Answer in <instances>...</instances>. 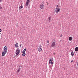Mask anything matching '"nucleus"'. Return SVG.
<instances>
[{
  "mask_svg": "<svg viewBox=\"0 0 78 78\" xmlns=\"http://www.w3.org/2000/svg\"><path fill=\"white\" fill-rule=\"evenodd\" d=\"M60 12V9L58 7L56 9H55V12L56 13H58V12Z\"/></svg>",
  "mask_w": 78,
  "mask_h": 78,
  "instance_id": "obj_1",
  "label": "nucleus"
},
{
  "mask_svg": "<svg viewBox=\"0 0 78 78\" xmlns=\"http://www.w3.org/2000/svg\"><path fill=\"white\" fill-rule=\"evenodd\" d=\"M56 45V43L55 42H53L51 44V47H54Z\"/></svg>",
  "mask_w": 78,
  "mask_h": 78,
  "instance_id": "obj_2",
  "label": "nucleus"
},
{
  "mask_svg": "<svg viewBox=\"0 0 78 78\" xmlns=\"http://www.w3.org/2000/svg\"><path fill=\"white\" fill-rule=\"evenodd\" d=\"M52 61H53V58H52L51 59H50L49 61V64H51V65L53 64V62H52Z\"/></svg>",
  "mask_w": 78,
  "mask_h": 78,
  "instance_id": "obj_3",
  "label": "nucleus"
},
{
  "mask_svg": "<svg viewBox=\"0 0 78 78\" xmlns=\"http://www.w3.org/2000/svg\"><path fill=\"white\" fill-rule=\"evenodd\" d=\"M16 54L18 55L20 53V50L19 49H17L16 51Z\"/></svg>",
  "mask_w": 78,
  "mask_h": 78,
  "instance_id": "obj_4",
  "label": "nucleus"
},
{
  "mask_svg": "<svg viewBox=\"0 0 78 78\" xmlns=\"http://www.w3.org/2000/svg\"><path fill=\"white\" fill-rule=\"evenodd\" d=\"M8 49V48L6 46H5L4 48V51L5 52H7V49Z\"/></svg>",
  "mask_w": 78,
  "mask_h": 78,
  "instance_id": "obj_5",
  "label": "nucleus"
},
{
  "mask_svg": "<svg viewBox=\"0 0 78 78\" xmlns=\"http://www.w3.org/2000/svg\"><path fill=\"white\" fill-rule=\"evenodd\" d=\"M29 4H30V0H27L26 4V5L27 6H28V5H29Z\"/></svg>",
  "mask_w": 78,
  "mask_h": 78,
  "instance_id": "obj_6",
  "label": "nucleus"
},
{
  "mask_svg": "<svg viewBox=\"0 0 78 78\" xmlns=\"http://www.w3.org/2000/svg\"><path fill=\"white\" fill-rule=\"evenodd\" d=\"M20 67H21L22 69V66H19V69H17V73H19V72H20Z\"/></svg>",
  "mask_w": 78,
  "mask_h": 78,
  "instance_id": "obj_7",
  "label": "nucleus"
},
{
  "mask_svg": "<svg viewBox=\"0 0 78 78\" xmlns=\"http://www.w3.org/2000/svg\"><path fill=\"white\" fill-rule=\"evenodd\" d=\"M40 8L41 9H44V5L43 4H41L40 5Z\"/></svg>",
  "mask_w": 78,
  "mask_h": 78,
  "instance_id": "obj_8",
  "label": "nucleus"
},
{
  "mask_svg": "<svg viewBox=\"0 0 78 78\" xmlns=\"http://www.w3.org/2000/svg\"><path fill=\"white\" fill-rule=\"evenodd\" d=\"M7 52H5V51H3V52L2 53V56H5V54H6Z\"/></svg>",
  "mask_w": 78,
  "mask_h": 78,
  "instance_id": "obj_9",
  "label": "nucleus"
},
{
  "mask_svg": "<svg viewBox=\"0 0 78 78\" xmlns=\"http://www.w3.org/2000/svg\"><path fill=\"white\" fill-rule=\"evenodd\" d=\"M18 43H16L15 45V47L16 48H17V47H18Z\"/></svg>",
  "mask_w": 78,
  "mask_h": 78,
  "instance_id": "obj_10",
  "label": "nucleus"
},
{
  "mask_svg": "<svg viewBox=\"0 0 78 78\" xmlns=\"http://www.w3.org/2000/svg\"><path fill=\"white\" fill-rule=\"evenodd\" d=\"M38 51L39 52H41V51H42V48H38Z\"/></svg>",
  "mask_w": 78,
  "mask_h": 78,
  "instance_id": "obj_11",
  "label": "nucleus"
},
{
  "mask_svg": "<svg viewBox=\"0 0 78 78\" xmlns=\"http://www.w3.org/2000/svg\"><path fill=\"white\" fill-rule=\"evenodd\" d=\"M75 51H78V47H76L75 48Z\"/></svg>",
  "mask_w": 78,
  "mask_h": 78,
  "instance_id": "obj_12",
  "label": "nucleus"
},
{
  "mask_svg": "<svg viewBox=\"0 0 78 78\" xmlns=\"http://www.w3.org/2000/svg\"><path fill=\"white\" fill-rule=\"evenodd\" d=\"M69 41H72V37H69Z\"/></svg>",
  "mask_w": 78,
  "mask_h": 78,
  "instance_id": "obj_13",
  "label": "nucleus"
},
{
  "mask_svg": "<svg viewBox=\"0 0 78 78\" xmlns=\"http://www.w3.org/2000/svg\"><path fill=\"white\" fill-rule=\"evenodd\" d=\"M23 6L21 5V6H20V7H19V9H20H20H22V8H23Z\"/></svg>",
  "mask_w": 78,
  "mask_h": 78,
  "instance_id": "obj_14",
  "label": "nucleus"
},
{
  "mask_svg": "<svg viewBox=\"0 0 78 78\" xmlns=\"http://www.w3.org/2000/svg\"><path fill=\"white\" fill-rule=\"evenodd\" d=\"M71 56H73V55H74V53H73V52H72L71 53Z\"/></svg>",
  "mask_w": 78,
  "mask_h": 78,
  "instance_id": "obj_15",
  "label": "nucleus"
},
{
  "mask_svg": "<svg viewBox=\"0 0 78 78\" xmlns=\"http://www.w3.org/2000/svg\"><path fill=\"white\" fill-rule=\"evenodd\" d=\"M26 55V54H25V53H23L22 54V55L23 56H25Z\"/></svg>",
  "mask_w": 78,
  "mask_h": 78,
  "instance_id": "obj_16",
  "label": "nucleus"
},
{
  "mask_svg": "<svg viewBox=\"0 0 78 78\" xmlns=\"http://www.w3.org/2000/svg\"><path fill=\"white\" fill-rule=\"evenodd\" d=\"M48 19H49V21H50V20H51V17H49Z\"/></svg>",
  "mask_w": 78,
  "mask_h": 78,
  "instance_id": "obj_17",
  "label": "nucleus"
},
{
  "mask_svg": "<svg viewBox=\"0 0 78 78\" xmlns=\"http://www.w3.org/2000/svg\"><path fill=\"white\" fill-rule=\"evenodd\" d=\"M22 53H25V51L23 50L22 51Z\"/></svg>",
  "mask_w": 78,
  "mask_h": 78,
  "instance_id": "obj_18",
  "label": "nucleus"
},
{
  "mask_svg": "<svg viewBox=\"0 0 78 78\" xmlns=\"http://www.w3.org/2000/svg\"><path fill=\"white\" fill-rule=\"evenodd\" d=\"M60 37H62V34H61L60 35Z\"/></svg>",
  "mask_w": 78,
  "mask_h": 78,
  "instance_id": "obj_19",
  "label": "nucleus"
},
{
  "mask_svg": "<svg viewBox=\"0 0 78 78\" xmlns=\"http://www.w3.org/2000/svg\"><path fill=\"white\" fill-rule=\"evenodd\" d=\"M26 50H27V49H26V48H25V49H24L23 51H25Z\"/></svg>",
  "mask_w": 78,
  "mask_h": 78,
  "instance_id": "obj_20",
  "label": "nucleus"
},
{
  "mask_svg": "<svg viewBox=\"0 0 78 78\" xmlns=\"http://www.w3.org/2000/svg\"><path fill=\"white\" fill-rule=\"evenodd\" d=\"M41 47H42V46L41 45H40L39 47V48H41Z\"/></svg>",
  "mask_w": 78,
  "mask_h": 78,
  "instance_id": "obj_21",
  "label": "nucleus"
},
{
  "mask_svg": "<svg viewBox=\"0 0 78 78\" xmlns=\"http://www.w3.org/2000/svg\"><path fill=\"white\" fill-rule=\"evenodd\" d=\"M2 9V6H0V9Z\"/></svg>",
  "mask_w": 78,
  "mask_h": 78,
  "instance_id": "obj_22",
  "label": "nucleus"
},
{
  "mask_svg": "<svg viewBox=\"0 0 78 78\" xmlns=\"http://www.w3.org/2000/svg\"><path fill=\"white\" fill-rule=\"evenodd\" d=\"M20 47H21V46H22V44H20Z\"/></svg>",
  "mask_w": 78,
  "mask_h": 78,
  "instance_id": "obj_23",
  "label": "nucleus"
},
{
  "mask_svg": "<svg viewBox=\"0 0 78 78\" xmlns=\"http://www.w3.org/2000/svg\"><path fill=\"white\" fill-rule=\"evenodd\" d=\"M0 32H2V29H0Z\"/></svg>",
  "mask_w": 78,
  "mask_h": 78,
  "instance_id": "obj_24",
  "label": "nucleus"
},
{
  "mask_svg": "<svg viewBox=\"0 0 78 78\" xmlns=\"http://www.w3.org/2000/svg\"><path fill=\"white\" fill-rule=\"evenodd\" d=\"M57 8L59 7V6H58V5H57Z\"/></svg>",
  "mask_w": 78,
  "mask_h": 78,
  "instance_id": "obj_25",
  "label": "nucleus"
},
{
  "mask_svg": "<svg viewBox=\"0 0 78 78\" xmlns=\"http://www.w3.org/2000/svg\"><path fill=\"white\" fill-rule=\"evenodd\" d=\"M49 23H50V21H49Z\"/></svg>",
  "mask_w": 78,
  "mask_h": 78,
  "instance_id": "obj_26",
  "label": "nucleus"
},
{
  "mask_svg": "<svg viewBox=\"0 0 78 78\" xmlns=\"http://www.w3.org/2000/svg\"><path fill=\"white\" fill-rule=\"evenodd\" d=\"M56 54L55 53H53V54L54 55H55Z\"/></svg>",
  "mask_w": 78,
  "mask_h": 78,
  "instance_id": "obj_27",
  "label": "nucleus"
},
{
  "mask_svg": "<svg viewBox=\"0 0 78 78\" xmlns=\"http://www.w3.org/2000/svg\"><path fill=\"white\" fill-rule=\"evenodd\" d=\"M71 62H73V60H72L71 61Z\"/></svg>",
  "mask_w": 78,
  "mask_h": 78,
  "instance_id": "obj_28",
  "label": "nucleus"
},
{
  "mask_svg": "<svg viewBox=\"0 0 78 78\" xmlns=\"http://www.w3.org/2000/svg\"><path fill=\"white\" fill-rule=\"evenodd\" d=\"M0 2H2V0H0Z\"/></svg>",
  "mask_w": 78,
  "mask_h": 78,
  "instance_id": "obj_29",
  "label": "nucleus"
},
{
  "mask_svg": "<svg viewBox=\"0 0 78 78\" xmlns=\"http://www.w3.org/2000/svg\"><path fill=\"white\" fill-rule=\"evenodd\" d=\"M49 42V41H47V43H48Z\"/></svg>",
  "mask_w": 78,
  "mask_h": 78,
  "instance_id": "obj_30",
  "label": "nucleus"
},
{
  "mask_svg": "<svg viewBox=\"0 0 78 78\" xmlns=\"http://www.w3.org/2000/svg\"><path fill=\"white\" fill-rule=\"evenodd\" d=\"M47 5H48V3H47Z\"/></svg>",
  "mask_w": 78,
  "mask_h": 78,
  "instance_id": "obj_31",
  "label": "nucleus"
}]
</instances>
